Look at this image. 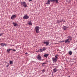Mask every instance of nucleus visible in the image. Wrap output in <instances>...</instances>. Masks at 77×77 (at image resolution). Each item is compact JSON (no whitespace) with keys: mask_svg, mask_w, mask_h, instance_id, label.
Wrapping results in <instances>:
<instances>
[{"mask_svg":"<svg viewBox=\"0 0 77 77\" xmlns=\"http://www.w3.org/2000/svg\"><path fill=\"white\" fill-rule=\"evenodd\" d=\"M58 55H56L55 56V57H53L52 58V60L54 62H57V59H58L57 57Z\"/></svg>","mask_w":77,"mask_h":77,"instance_id":"obj_1","label":"nucleus"},{"mask_svg":"<svg viewBox=\"0 0 77 77\" xmlns=\"http://www.w3.org/2000/svg\"><path fill=\"white\" fill-rule=\"evenodd\" d=\"M21 5H22L23 6H24V8H26L27 7V4L26 2H21Z\"/></svg>","mask_w":77,"mask_h":77,"instance_id":"obj_2","label":"nucleus"},{"mask_svg":"<svg viewBox=\"0 0 77 77\" xmlns=\"http://www.w3.org/2000/svg\"><path fill=\"white\" fill-rule=\"evenodd\" d=\"M35 31L36 33H39V26H36L35 27Z\"/></svg>","mask_w":77,"mask_h":77,"instance_id":"obj_3","label":"nucleus"},{"mask_svg":"<svg viewBox=\"0 0 77 77\" xmlns=\"http://www.w3.org/2000/svg\"><path fill=\"white\" fill-rule=\"evenodd\" d=\"M37 59L39 60H41L42 57L41 56V54H39L37 56Z\"/></svg>","mask_w":77,"mask_h":77,"instance_id":"obj_4","label":"nucleus"},{"mask_svg":"<svg viewBox=\"0 0 77 77\" xmlns=\"http://www.w3.org/2000/svg\"><path fill=\"white\" fill-rule=\"evenodd\" d=\"M23 19H25V20H27L28 19V18H29V17L27 15H25L23 17Z\"/></svg>","mask_w":77,"mask_h":77,"instance_id":"obj_5","label":"nucleus"},{"mask_svg":"<svg viewBox=\"0 0 77 77\" xmlns=\"http://www.w3.org/2000/svg\"><path fill=\"white\" fill-rule=\"evenodd\" d=\"M16 18H17V16L15 15H13L11 16V20H14V19Z\"/></svg>","mask_w":77,"mask_h":77,"instance_id":"obj_6","label":"nucleus"},{"mask_svg":"<svg viewBox=\"0 0 77 77\" xmlns=\"http://www.w3.org/2000/svg\"><path fill=\"white\" fill-rule=\"evenodd\" d=\"M57 71H58L57 69H56V68H55L54 69H53V73H56V72H57Z\"/></svg>","mask_w":77,"mask_h":77,"instance_id":"obj_7","label":"nucleus"},{"mask_svg":"<svg viewBox=\"0 0 77 77\" xmlns=\"http://www.w3.org/2000/svg\"><path fill=\"white\" fill-rule=\"evenodd\" d=\"M50 1V2H56V3H59V0H49Z\"/></svg>","mask_w":77,"mask_h":77,"instance_id":"obj_8","label":"nucleus"},{"mask_svg":"<svg viewBox=\"0 0 77 77\" xmlns=\"http://www.w3.org/2000/svg\"><path fill=\"white\" fill-rule=\"evenodd\" d=\"M43 43L44 44H46L47 46L49 44V42H44Z\"/></svg>","mask_w":77,"mask_h":77,"instance_id":"obj_9","label":"nucleus"},{"mask_svg":"<svg viewBox=\"0 0 77 77\" xmlns=\"http://www.w3.org/2000/svg\"><path fill=\"white\" fill-rule=\"evenodd\" d=\"M67 38H69L67 39L70 42L71 41V40H72V37L71 36H68Z\"/></svg>","mask_w":77,"mask_h":77,"instance_id":"obj_10","label":"nucleus"},{"mask_svg":"<svg viewBox=\"0 0 77 77\" xmlns=\"http://www.w3.org/2000/svg\"><path fill=\"white\" fill-rule=\"evenodd\" d=\"M46 50V49L45 48H44L43 49H40L39 51H40V52H42V51H45V50Z\"/></svg>","mask_w":77,"mask_h":77,"instance_id":"obj_11","label":"nucleus"},{"mask_svg":"<svg viewBox=\"0 0 77 77\" xmlns=\"http://www.w3.org/2000/svg\"><path fill=\"white\" fill-rule=\"evenodd\" d=\"M68 27H66V26H64L63 27V29L64 30H66V29H68Z\"/></svg>","mask_w":77,"mask_h":77,"instance_id":"obj_12","label":"nucleus"},{"mask_svg":"<svg viewBox=\"0 0 77 77\" xmlns=\"http://www.w3.org/2000/svg\"><path fill=\"white\" fill-rule=\"evenodd\" d=\"M46 5H50V0H48L47 1L46 3Z\"/></svg>","mask_w":77,"mask_h":77,"instance_id":"obj_13","label":"nucleus"},{"mask_svg":"<svg viewBox=\"0 0 77 77\" xmlns=\"http://www.w3.org/2000/svg\"><path fill=\"white\" fill-rule=\"evenodd\" d=\"M62 21H63V20L60 19V20H57V22L58 23H60V22H62Z\"/></svg>","mask_w":77,"mask_h":77,"instance_id":"obj_14","label":"nucleus"},{"mask_svg":"<svg viewBox=\"0 0 77 77\" xmlns=\"http://www.w3.org/2000/svg\"><path fill=\"white\" fill-rule=\"evenodd\" d=\"M70 42V41H69L68 39L65 40V43H69Z\"/></svg>","mask_w":77,"mask_h":77,"instance_id":"obj_15","label":"nucleus"},{"mask_svg":"<svg viewBox=\"0 0 77 77\" xmlns=\"http://www.w3.org/2000/svg\"><path fill=\"white\" fill-rule=\"evenodd\" d=\"M13 23L14 24V26H18V24L14 22H13Z\"/></svg>","mask_w":77,"mask_h":77,"instance_id":"obj_16","label":"nucleus"},{"mask_svg":"<svg viewBox=\"0 0 77 77\" xmlns=\"http://www.w3.org/2000/svg\"><path fill=\"white\" fill-rule=\"evenodd\" d=\"M48 56H49V54H45L44 55V56L45 57H47Z\"/></svg>","mask_w":77,"mask_h":77,"instance_id":"obj_17","label":"nucleus"},{"mask_svg":"<svg viewBox=\"0 0 77 77\" xmlns=\"http://www.w3.org/2000/svg\"><path fill=\"white\" fill-rule=\"evenodd\" d=\"M28 24L29 25H32V22L31 21H30L28 23Z\"/></svg>","mask_w":77,"mask_h":77,"instance_id":"obj_18","label":"nucleus"},{"mask_svg":"<svg viewBox=\"0 0 77 77\" xmlns=\"http://www.w3.org/2000/svg\"><path fill=\"white\" fill-rule=\"evenodd\" d=\"M1 47H4L5 46V44L2 43L1 44Z\"/></svg>","mask_w":77,"mask_h":77,"instance_id":"obj_19","label":"nucleus"},{"mask_svg":"<svg viewBox=\"0 0 77 77\" xmlns=\"http://www.w3.org/2000/svg\"><path fill=\"white\" fill-rule=\"evenodd\" d=\"M11 50H12V49H7V52L9 53V51H11Z\"/></svg>","mask_w":77,"mask_h":77,"instance_id":"obj_20","label":"nucleus"},{"mask_svg":"<svg viewBox=\"0 0 77 77\" xmlns=\"http://www.w3.org/2000/svg\"><path fill=\"white\" fill-rule=\"evenodd\" d=\"M69 54H70V55H71V54H72V52L71 51H70L69 52Z\"/></svg>","mask_w":77,"mask_h":77,"instance_id":"obj_21","label":"nucleus"},{"mask_svg":"<svg viewBox=\"0 0 77 77\" xmlns=\"http://www.w3.org/2000/svg\"><path fill=\"white\" fill-rule=\"evenodd\" d=\"M10 64H13V62H12V61H10Z\"/></svg>","mask_w":77,"mask_h":77,"instance_id":"obj_22","label":"nucleus"},{"mask_svg":"<svg viewBox=\"0 0 77 77\" xmlns=\"http://www.w3.org/2000/svg\"><path fill=\"white\" fill-rule=\"evenodd\" d=\"M12 50V51H16V50L15 49H14V50Z\"/></svg>","mask_w":77,"mask_h":77,"instance_id":"obj_23","label":"nucleus"},{"mask_svg":"<svg viewBox=\"0 0 77 77\" xmlns=\"http://www.w3.org/2000/svg\"><path fill=\"white\" fill-rule=\"evenodd\" d=\"M42 71H43V72H45V69H44Z\"/></svg>","mask_w":77,"mask_h":77,"instance_id":"obj_24","label":"nucleus"},{"mask_svg":"<svg viewBox=\"0 0 77 77\" xmlns=\"http://www.w3.org/2000/svg\"><path fill=\"white\" fill-rule=\"evenodd\" d=\"M9 65V64H8L6 66V67H8Z\"/></svg>","mask_w":77,"mask_h":77,"instance_id":"obj_25","label":"nucleus"},{"mask_svg":"<svg viewBox=\"0 0 77 77\" xmlns=\"http://www.w3.org/2000/svg\"><path fill=\"white\" fill-rule=\"evenodd\" d=\"M2 35H3V34L2 33L0 34V36H2Z\"/></svg>","mask_w":77,"mask_h":77,"instance_id":"obj_26","label":"nucleus"},{"mask_svg":"<svg viewBox=\"0 0 77 77\" xmlns=\"http://www.w3.org/2000/svg\"><path fill=\"white\" fill-rule=\"evenodd\" d=\"M28 53L27 52L25 53V54H27Z\"/></svg>","mask_w":77,"mask_h":77,"instance_id":"obj_27","label":"nucleus"},{"mask_svg":"<svg viewBox=\"0 0 77 77\" xmlns=\"http://www.w3.org/2000/svg\"><path fill=\"white\" fill-rule=\"evenodd\" d=\"M32 0H29V2H31Z\"/></svg>","mask_w":77,"mask_h":77,"instance_id":"obj_28","label":"nucleus"},{"mask_svg":"<svg viewBox=\"0 0 77 77\" xmlns=\"http://www.w3.org/2000/svg\"><path fill=\"white\" fill-rule=\"evenodd\" d=\"M43 64H45V63H42V65H43Z\"/></svg>","mask_w":77,"mask_h":77,"instance_id":"obj_29","label":"nucleus"},{"mask_svg":"<svg viewBox=\"0 0 77 77\" xmlns=\"http://www.w3.org/2000/svg\"><path fill=\"white\" fill-rule=\"evenodd\" d=\"M5 47L7 45H6V44H5Z\"/></svg>","mask_w":77,"mask_h":77,"instance_id":"obj_30","label":"nucleus"},{"mask_svg":"<svg viewBox=\"0 0 77 77\" xmlns=\"http://www.w3.org/2000/svg\"><path fill=\"white\" fill-rule=\"evenodd\" d=\"M62 42V41H61V42Z\"/></svg>","mask_w":77,"mask_h":77,"instance_id":"obj_31","label":"nucleus"},{"mask_svg":"<svg viewBox=\"0 0 77 77\" xmlns=\"http://www.w3.org/2000/svg\"><path fill=\"white\" fill-rule=\"evenodd\" d=\"M65 20L63 21V22H65Z\"/></svg>","mask_w":77,"mask_h":77,"instance_id":"obj_32","label":"nucleus"},{"mask_svg":"<svg viewBox=\"0 0 77 77\" xmlns=\"http://www.w3.org/2000/svg\"><path fill=\"white\" fill-rule=\"evenodd\" d=\"M39 50L37 51V52H39Z\"/></svg>","mask_w":77,"mask_h":77,"instance_id":"obj_33","label":"nucleus"},{"mask_svg":"<svg viewBox=\"0 0 77 77\" xmlns=\"http://www.w3.org/2000/svg\"><path fill=\"white\" fill-rule=\"evenodd\" d=\"M63 42H64V41H62Z\"/></svg>","mask_w":77,"mask_h":77,"instance_id":"obj_34","label":"nucleus"}]
</instances>
